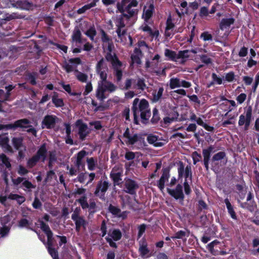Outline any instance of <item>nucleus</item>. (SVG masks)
<instances>
[{"label": "nucleus", "mask_w": 259, "mask_h": 259, "mask_svg": "<svg viewBox=\"0 0 259 259\" xmlns=\"http://www.w3.org/2000/svg\"><path fill=\"white\" fill-rule=\"evenodd\" d=\"M15 88V85H13L12 84H10L5 87L6 90H7V92L5 93V97L4 98L2 102H6L10 100V96H11V91L14 89Z\"/></svg>", "instance_id": "58836bf2"}, {"label": "nucleus", "mask_w": 259, "mask_h": 259, "mask_svg": "<svg viewBox=\"0 0 259 259\" xmlns=\"http://www.w3.org/2000/svg\"><path fill=\"white\" fill-rule=\"evenodd\" d=\"M175 26L174 23L172 22L171 17L169 15L166 20L165 30H169L174 28Z\"/></svg>", "instance_id": "6e6d98bb"}, {"label": "nucleus", "mask_w": 259, "mask_h": 259, "mask_svg": "<svg viewBox=\"0 0 259 259\" xmlns=\"http://www.w3.org/2000/svg\"><path fill=\"white\" fill-rule=\"evenodd\" d=\"M235 79V73L233 71H230L226 74L225 76V80L228 82H232Z\"/></svg>", "instance_id": "680f3d73"}, {"label": "nucleus", "mask_w": 259, "mask_h": 259, "mask_svg": "<svg viewBox=\"0 0 259 259\" xmlns=\"http://www.w3.org/2000/svg\"><path fill=\"white\" fill-rule=\"evenodd\" d=\"M125 11L129 15L131 18L133 17L135 14H137L138 13V10L135 9H132L131 7L128 8V6L125 7Z\"/></svg>", "instance_id": "338daca9"}, {"label": "nucleus", "mask_w": 259, "mask_h": 259, "mask_svg": "<svg viewBox=\"0 0 259 259\" xmlns=\"http://www.w3.org/2000/svg\"><path fill=\"white\" fill-rule=\"evenodd\" d=\"M138 239H140L143 234L145 233L146 229V225L142 224L138 226Z\"/></svg>", "instance_id": "864d4df0"}, {"label": "nucleus", "mask_w": 259, "mask_h": 259, "mask_svg": "<svg viewBox=\"0 0 259 259\" xmlns=\"http://www.w3.org/2000/svg\"><path fill=\"white\" fill-rule=\"evenodd\" d=\"M74 125L78 128V134L79 139L81 141H84L90 134V131H88V125L87 123H84L81 119H79L76 121Z\"/></svg>", "instance_id": "0eeeda50"}, {"label": "nucleus", "mask_w": 259, "mask_h": 259, "mask_svg": "<svg viewBox=\"0 0 259 259\" xmlns=\"http://www.w3.org/2000/svg\"><path fill=\"white\" fill-rule=\"evenodd\" d=\"M132 111L134 115V123L136 125L140 124L139 117L142 124H147L149 122L151 113L149 108V103L145 99L141 100L135 98L133 102Z\"/></svg>", "instance_id": "f03ea898"}, {"label": "nucleus", "mask_w": 259, "mask_h": 259, "mask_svg": "<svg viewBox=\"0 0 259 259\" xmlns=\"http://www.w3.org/2000/svg\"><path fill=\"white\" fill-rule=\"evenodd\" d=\"M154 12V6L153 4H150L148 7V9L146 10L144 9L143 17L145 21L148 22L151 17L153 16Z\"/></svg>", "instance_id": "393cba45"}, {"label": "nucleus", "mask_w": 259, "mask_h": 259, "mask_svg": "<svg viewBox=\"0 0 259 259\" xmlns=\"http://www.w3.org/2000/svg\"><path fill=\"white\" fill-rule=\"evenodd\" d=\"M209 14L208 8L206 7H202L200 8L199 15L201 18L207 17Z\"/></svg>", "instance_id": "e2e57ef3"}, {"label": "nucleus", "mask_w": 259, "mask_h": 259, "mask_svg": "<svg viewBox=\"0 0 259 259\" xmlns=\"http://www.w3.org/2000/svg\"><path fill=\"white\" fill-rule=\"evenodd\" d=\"M48 251L53 259H59L58 252L55 248H50Z\"/></svg>", "instance_id": "5fc2aeb1"}, {"label": "nucleus", "mask_w": 259, "mask_h": 259, "mask_svg": "<svg viewBox=\"0 0 259 259\" xmlns=\"http://www.w3.org/2000/svg\"><path fill=\"white\" fill-rule=\"evenodd\" d=\"M202 155L203 157V162L204 166L205 168V170L208 171L209 168V161L211 160L210 159L211 154L206 153V152L202 151Z\"/></svg>", "instance_id": "72a5a7b5"}, {"label": "nucleus", "mask_w": 259, "mask_h": 259, "mask_svg": "<svg viewBox=\"0 0 259 259\" xmlns=\"http://www.w3.org/2000/svg\"><path fill=\"white\" fill-rule=\"evenodd\" d=\"M73 221L75 222L76 232H80L81 227L85 229L88 222L84 219L83 217L78 218Z\"/></svg>", "instance_id": "4be33fe9"}, {"label": "nucleus", "mask_w": 259, "mask_h": 259, "mask_svg": "<svg viewBox=\"0 0 259 259\" xmlns=\"http://www.w3.org/2000/svg\"><path fill=\"white\" fill-rule=\"evenodd\" d=\"M109 187V184L108 181L100 180L98 182L96 186V190L94 192L95 195L99 197L101 199H104L105 193L108 189Z\"/></svg>", "instance_id": "6e6552de"}, {"label": "nucleus", "mask_w": 259, "mask_h": 259, "mask_svg": "<svg viewBox=\"0 0 259 259\" xmlns=\"http://www.w3.org/2000/svg\"><path fill=\"white\" fill-rule=\"evenodd\" d=\"M0 161H2L1 165H5L8 170H11L12 165L10 163V159L5 154H1L0 156Z\"/></svg>", "instance_id": "2f4dec72"}, {"label": "nucleus", "mask_w": 259, "mask_h": 259, "mask_svg": "<svg viewBox=\"0 0 259 259\" xmlns=\"http://www.w3.org/2000/svg\"><path fill=\"white\" fill-rule=\"evenodd\" d=\"M108 210L109 212L113 215H118L119 213L121 212L120 208L114 206L111 204L109 206Z\"/></svg>", "instance_id": "3c124183"}, {"label": "nucleus", "mask_w": 259, "mask_h": 259, "mask_svg": "<svg viewBox=\"0 0 259 259\" xmlns=\"http://www.w3.org/2000/svg\"><path fill=\"white\" fill-rule=\"evenodd\" d=\"M32 205L34 208L39 209L42 206V203L37 197H35Z\"/></svg>", "instance_id": "774afa93"}, {"label": "nucleus", "mask_w": 259, "mask_h": 259, "mask_svg": "<svg viewBox=\"0 0 259 259\" xmlns=\"http://www.w3.org/2000/svg\"><path fill=\"white\" fill-rule=\"evenodd\" d=\"M59 83L64 89V90L67 92L70 96H76L78 95L77 93L72 92L71 88L69 84H65L64 82H61Z\"/></svg>", "instance_id": "37998d69"}, {"label": "nucleus", "mask_w": 259, "mask_h": 259, "mask_svg": "<svg viewBox=\"0 0 259 259\" xmlns=\"http://www.w3.org/2000/svg\"><path fill=\"white\" fill-rule=\"evenodd\" d=\"M220 242L218 240H214L211 242L209 243L207 245V248L213 255H217V253L216 251L214 250V247L216 245L219 244Z\"/></svg>", "instance_id": "79ce46f5"}, {"label": "nucleus", "mask_w": 259, "mask_h": 259, "mask_svg": "<svg viewBox=\"0 0 259 259\" xmlns=\"http://www.w3.org/2000/svg\"><path fill=\"white\" fill-rule=\"evenodd\" d=\"M122 65H115L112 66L113 69L114 75L116 77L117 82L121 81L123 73L120 67Z\"/></svg>", "instance_id": "c85d7f7f"}, {"label": "nucleus", "mask_w": 259, "mask_h": 259, "mask_svg": "<svg viewBox=\"0 0 259 259\" xmlns=\"http://www.w3.org/2000/svg\"><path fill=\"white\" fill-rule=\"evenodd\" d=\"M85 35H87L90 38L93 40L94 37L97 34V31L94 26H92L85 32Z\"/></svg>", "instance_id": "c03bdc74"}, {"label": "nucleus", "mask_w": 259, "mask_h": 259, "mask_svg": "<svg viewBox=\"0 0 259 259\" xmlns=\"http://www.w3.org/2000/svg\"><path fill=\"white\" fill-rule=\"evenodd\" d=\"M189 234L190 231L188 229H186V231L180 230L175 233V236H171V238L172 239H183L185 237H189Z\"/></svg>", "instance_id": "c756f323"}, {"label": "nucleus", "mask_w": 259, "mask_h": 259, "mask_svg": "<svg viewBox=\"0 0 259 259\" xmlns=\"http://www.w3.org/2000/svg\"><path fill=\"white\" fill-rule=\"evenodd\" d=\"M88 154V152L84 150H82L77 153L75 165L78 168H79L80 167L82 168L84 167L85 163L82 160Z\"/></svg>", "instance_id": "a211bd4d"}, {"label": "nucleus", "mask_w": 259, "mask_h": 259, "mask_svg": "<svg viewBox=\"0 0 259 259\" xmlns=\"http://www.w3.org/2000/svg\"><path fill=\"white\" fill-rule=\"evenodd\" d=\"M164 89L163 87H160L158 89V92L156 91L152 93L153 99L152 102L156 103L162 97Z\"/></svg>", "instance_id": "c9c22d12"}, {"label": "nucleus", "mask_w": 259, "mask_h": 259, "mask_svg": "<svg viewBox=\"0 0 259 259\" xmlns=\"http://www.w3.org/2000/svg\"><path fill=\"white\" fill-rule=\"evenodd\" d=\"M100 32L101 34V40L103 42L109 43L112 41L111 39L103 29H101Z\"/></svg>", "instance_id": "de8ad7c7"}, {"label": "nucleus", "mask_w": 259, "mask_h": 259, "mask_svg": "<svg viewBox=\"0 0 259 259\" xmlns=\"http://www.w3.org/2000/svg\"><path fill=\"white\" fill-rule=\"evenodd\" d=\"M224 202L226 204L228 212L231 218L234 220H237V216L234 210V206L231 204L229 199L228 198L225 199Z\"/></svg>", "instance_id": "aec40b11"}, {"label": "nucleus", "mask_w": 259, "mask_h": 259, "mask_svg": "<svg viewBox=\"0 0 259 259\" xmlns=\"http://www.w3.org/2000/svg\"><path fill=\"white\" fill-rule=\"evenodd\" d=\"M189 52V51L188 50H185L184 51H180L178 52L177 58V59L188 58L189 57V55H188Z\"/></svg>", "instance_id": "8fccbe9b"}, {"label": "nucleus", "mask_w": 259, "mask_h": 259, "mask_svg": "<svg viewBox=\"0 0 259 259\" xmlns=\"http://www.w3.org/2000/svg\"><path fill=\"white\" fill-rule=\"evenodd\" d=\"M87 196L84 195L76 200L82 209L88 208L89 217H93L95 213L99 211L98 207L94 200H90L89 203L87 201Z\"/></svg>", "instance_id": "20e7f679"}, {"label": "nucleus", "mask_w": 259, "mask_h": 259, "mask_svg": "<svg viewBox=\"0 0 259 259\" xmlns=\"http://www.w3.org/2000/svg\"><path fill=\"white\" fill-rule=\"evenodd\" d=\"M57 119V117L54 115H46L42 121V128L46 127L48 129L54 128Z\"/></svg>", "instance_id": "f8f14e48"}, {"label": "nucleus", "mask_w": 259, "mask_h": 259, "mask_svg": "<svg viewBox=\"0 0 259 259\" xmlns=\"http://www.w3.org/2000/svg\"><path fill=\"white\" fill-rule=\"evenodd\" d=\"M32 224V222H29L26 219L22 218L18 221V226L20 228H26L27 229L37 233V230L36 229L30 227Z\"/></svg>", "instance_id": "a878e982"}, {"label": "nucleus", "mask_w": 259, "mask_h": 259, "mask_svg": "<svg viewBox=\"0 0 259 259\" xmlns=\"http://www.w3.org/2000/svg\"><path fill=\"white\" fill-rule=\"evenodd\" d=\"M47 154L46 144L44 143L39 147L36 153L28 160L27 162V166L30 168H32L40 159H42V161H44L46 159Z\"/></svg>", "instance_id": "39448f33"}, {"label": "nucleus", "mask_w": 259, "mask_h": 259, "mask_svg": "<svg viewBox=\"0 0 259 259\" xmlns=\"http://www.w3.org/2000/svg\"><path fill=\"white\" fill-rule=\"evenodd\" d=\"M139 140V136L137 134H134L133 136H130L128 139V143L131 145H134Z\"/></svg>", "instance_id": "69168bd1"}, {"label": "nucleus", "mask_w": 259, "mask_h": 259, "mask_svg": "<svg viewBox=\"0 0 259 259\" xmlns=\"http://www.w3.org/2000/svg\"><path fill=\"white\" fill-rule=\"evenodd\" d=\"M80 211L81 210L79 207H77L75 208L73 211V213L71 215V219L72 220H75V219L82 217L80 215Z\"/></svg>", "instance_id": "0e129e2a"}, {"label": "nucleus", "mask_w": 259, "mask_h": 259, "mask_svg": "<svg viewBox=\"0 0 259 259\" xmlns=\"http://www.w3.org/2000/svg\"><path fill=\"white\" fill-rule=\"evenodd\" d=\"M152 113L153 115L151 119L150 120V122L152 124H156L158 123L161 119L158 110L156 107H155L153 109Z\"/></svg>", "instance_id": "f704fd0d"}, {"label": "nucleus", "mask_w": 259, "mask_h": 259, "mask_svg": "<svg viewBox=\"0 0 259 259\" xmlns=\"http://www.w3.org/2000/svg\"><path fill=\"white\" fill-rule=\"evenodd\" d=\"M181 80L177 77L171 78L169 80V85L171 89H174L177 88L181 87Z\"/></svg>", "instance_id": "e433bc0d"}, {"label": "nucleus", "mask_w": 259, "mask_h": 259, "mask_svg": "<svg viewBox=\"0 0 259 259\" xmlns=\"http://www.w3.org/2000/svg\"><path fill=\"white\" fill-rule=\"evenodd\" d=\"M108 70V67L104 59L102 58L96 65V72L100 78V80L98 83L96 96L101 101H103L107 98L105 94L106 92L112 93L115 91L117 88L112 82L107 79Z\"/></svg>", "instance_id": "f257e3e1"}, {"label": "nucleus", "mask_w": 259, "mask_h": 259, "mask_svg": "<svg viewBox=\"0 0 259 259\" xmlns=\"http://www.w3.org/2000/svg\"><path fill=\"white\" fill-rule=\"evenodd\" d=\"M164 55L168 60L171 61H175L177 57L176 52L168 49H166L165 50Z\"/></svg>", "instance_id": "ea45409f"}, {"label": "nucleus", "mask_w": 259, "mask_h": 259, "mask_svg": "<svg viewBox=\"0 0 259 259\" xmlns=\"http://www.w3.org/2000/svg\"><path fill=\"white\" fill-rule=\"evenodd\" d=\"M105 59L107 61L111 62L112 66L122 65V62L118 59L115 53L112 54L110 52H107L105 55Z\"/></svg>", "instance_id": "6ab92c4d"}, {"label": "nucleus", "mask_w": 259, "mask_h": 259, "mask_svg": "<svg viewBox=\"0 0 259 259\" xmlns=\"http://www.w3.org/2000/svg\"><path fill=\"white\" fill-rule=\"evenodd\" d=\"M15 123L16 129L17 128H26L32 126L29 125L30 123V121L27 118L18 119L16 120Z\"/></svg>", "instance_id": "b1692460"}, {"label": "nucleus", "mask_w": 259, "mask_h": 259, "mask_svg": "<svg viewBox=\"0 0 259 259\" xmlns=\"http://www.w3.org/2000/svg\"><path fill=\"white\" fill-rule=\"evenodd\" d=\"M102 237H105V239L111 248H117L118 245L116 241L120 240L122 236V233L119 229H110L107 231L106 221L103 220L102 221L100 229Z\"/></svg>", "instance_id": "7ed1b4c3"}, {"label": "nucleus", "mask_w": 259, "mask_h": 259, "mask_svg": "<svg viewBox=\"0 0 259 259\" xmlns=\"http://www.w3.org/2000/svg\"><path fill=\"white\" fill-rule=\"evenodd\" d=\"M124 186L126 189L125 192L132 195L136 194V189L139 188L138 184L131 179H128L125 181Z\"/></svg>", "instance_id": "ddd939ff"}, {"label": "nucleus", "mask_w": 259, "mask_h": 259, "mask_svg": "<svg viewBox=\"0 0 259 259\" xmlns=\"http://www.w3.org/2000/svg\"><path fill=\"white\" fill-rule=\"evenodd\" d=\"M82 34L78 27H75L73 31L71 38L73 42L80 44L82 42L81 40Z\"/></svg>", "instance_id": "5701e85b"}, {"label": "nucleus", "mask_w": 259, "mask_h": 259, "mask_svg": "<svg viewBox=\"0 0 259 259\" xmlns=\"http://www.w3.org/2000/svg\"><path fill=\"white\" fill-rule=\"evenodd\" d=\"M23 139L22 137H13L12 139V143L14 148L17 150H19L22 147L24 150H26V146L23 144Z\"/></svg>", "instance_id": "412c9836"}, {"label": "nucleus", "mask_w": 259, "mask_h": 259, "mask_svg": "<svg viewBox=\"0 0 259 259\" xmlns=\"http://www.w3.org/2000/svg\"><path fill=\"white\" fill-rule=\"evenodd\" d=\"M170 177V168L169 167L162 169V174L160 179L157 182V186L161 191H162L165 187V183L168 182Z\"/></svg>", "instance_id": "9b49d317"}, {"label": "nucleus", "mask_w": 259, "mask_h": 259, "mask_svg": "<svg viewBox=\"0 0 259 259\" xmlns=\"http://www.w3.org/2000/svg\"><path fill=\"white\" fill-rule=\"evenodd\" d=\"M178 179H182L183 177L185 178V181L186 182L188 181V173L189 171V168H190V165H188L185 167L184 163L180 161L178 163Z\"/></svg>", "instance_id": "4468645a"}, {"label": "nucleus", "mask_w": 259, "mask_h": 259, "mask_svg": "<svg viewBox=\"0 0 259 259\" xmlns=\"http://www.w3.org/2000/svg\"><path fill=\"white\" fill-rule=\"evenodd\" d=\"M252 119V108L249 106L245 108V112L240 115L238 120V125H244V130L247 131Z\"/></svg>", "instance_id": "423d86ee"}, {"label": "nucleus", "mask_w": 259, "mask_h": 259, "mask_svg": "<svg viewBox=\"0 0 259 259\" xmlns=\"http://www.w3.org/2000/svg\"><path fill=\"white\" fill-rule=\"evenodd\" d=\"M208 206L205 202L202 199H200L198 201L197 210L201 212L203 209H207Z\"/></svg>", "instance_id": "a18cd8bd"}, {"label": "nucleus", "mask_w": 259, "mask_h": 259, "mask_svg": "<svg viewBox=\"0 0 259 259\" xmlns=\"http://www.w3.org/2000/svg\"><path fill=\"white\" fill-rule=\"evenodd\" d=\"M37 73L35 72L29 73L27 74V80H29L30 83L31 85H35L36 84L37 82L36 79L37 77Z\"/></svg>", "instance_id": "a19ab883"}, {"label": "nucleus", "mask_w": 259, "mask_h": 259, "mask_svg": "<svg viewBox=\"0 0 259 259\" xmlns=\"http://www.w3.org/2000/svg\"><path fill=\"white\" fill-rule=\"evenodd\" d=\"M32 4L28 0H19L16 2L15 6L23 9H28L31 7Z\"/></svg>", "instance_id": "473e14b6"}, {"label": "nucleus", "mask_w": 259, "mask_h": 259, "mask_svg": "<svg viewBox=\"0 0 259 259\" xmlns=\"http://www.w3.org/2000/svg\"><path fill=\"white\" fill-rule=\"evenodd\" d=\"M211 78L214 83L217 84H222L223 83L222 78L219 77L215 73H212L211 74Z\"/></svg>", "instance_id": "052dcab7"}, {"label": "nucleus", "mask_w": 259, "mask_h": 259, "mask_svg": "<svg viewBox=\"0 0 259 259\" xmlns=\"http://www.w3.org/2000/svg\"><path fill=\"white\" fill-rule=\"evenodd\" d=\"M226 157V153L224 151H220L215 154H214L211 159V169L213 171H215V166L218 164L216 161H218L224 159Z\"/></svg>", "instance_id": "dca6fc26"}, {"label": "nucleus", "mask_w": 259, "mask_h": 259, "mask_svg": "<svg viewBox=\"0 0 259 259\" xmlns=\"http://www.w3.org/2000/svg\"><path fill=\"white\" fill-rule=\"evenodd\" d=\"M75 71L78 72V74L76 76L77 79L82 82H85L88 79V75L85 73L78 72L77 70H76Z\"/></svg>", "instance_id": "09e8293b"}, {"label": "nucleus", "mask_w": 259, "mask_h": 259, "mask_svg": "<svg viewBox=\"0 0 259 259\" xmlns=\"http://www.w3.org/2000/svg\"><path fill=\"white\" fill-rule=\"evenodd\" d=\"M139 252L142 257H145L146 255L149 253L150 250L148 248V246H147L145 247H139Z\"/></svg>", "instance_id": "603ef678"}, {"label": "nucleus", "mask_w": 259, "mask_h": 259, "mask_svg": "<svg viewBox=\"0 0 259 259\" xmlns=\"http://www.w3.org/2000/svg\"><path fill=\"white\" fill-rule=\"evenodd\" d=\"M235 19L233 18H223L220 23V28L223 30L224 28L229 27L234 23Z\"/></svg>", "instance_id": "7c9ffc66"}, {"label": "nucleus", "mask_w": 259, "mask_h": 259, "mask_svg": "<svg viewBox=\"0 0 259 259\" xmlns=\"http://www.w3.org/2000/svg\"><path fill=\"white\" fill-rule=\"evenodd\" d=\"M254 196L252 193L249 192L247 194L246 202L240 203V207L244 209H246L251 212H253L257 208V205L254 199Z\"/></svg>", "instance_id": "1a4fd4ad"}, {"label": "nucleus", "mask_w": 259, "mask_h": 259, "mask_svg": "<svg viewBox=\"0 0 259 259\" xmlns=\"http://www.w3.org/2000/svg\"><path fill=\"white\" fill-rule=\"evenodd\" d=\"M88 168L90 170H94L97 164V160L94 157L87 158Z\"/></svg>", "instance_id": "4c0bfd02"}, {"label": "nucleus", "mask_w": 259, "mask_h": 259, "mask_svg": "<svg viewBox=\"0 0 259 259\" xmlns=\"http://www.w3.org/2000/svg\"><path fill=\"white\" fill-rule=\"evenodd\" d=\"M200 59L201 61L205 64H209L212 63L211 59L208 57L206 55H200Z\"/></svg>", "instance_id": "bf43d9fd"}, {"label": "nucleus", "mask_w": 259, "mask_h": 259, "mask_svg": "<svg viewBox=\"0 0 259 259\" xmlns=\"http://www.w3.org/2000/svg\"><path fill=\"white\" fill-rule=\"evenodd\" d=\"M134 52L135 55H132L131 57L132 62L130 66H132L134 63L138 65L141 64V57L143 56L142 51L139 48H135Z\"/></svg>", "instance_id": "f3484780"}, {"label": "nucleus", "mask_w": 259, "mask_h": 259, "mask_svg": "<svg viewBox=\"0 0 259 259\" xmlns=\"http://www.w3.org/2000/svg\"><path fill=\"white\" fill-rule=\"evenodd\" d=\"M192 158L193 159V164L195 165L197 162L201 161L202 156L197 151H194L192 153Z\"/></svg>", "instance_id": "49530a36"}, {"label": "nucleus", "mask_w": 259, "mask_h": 259, "mask_svg": "<svg viewBox=\"0 0 259 259\" xmlns=\"http://www.w3.org/2000/svg\"><path fill=\"white\" fill-rule=\"evenodd\" d=\"M200 38L204 41H209L212 39V35L208 31H204L201 34Z\"/></svg>", "instance_id": "4d7b16f0"}, {"label": "nucleus", "mask_w": 259, "mask_h": 259, "mask_svg": "<svg viewBox=\"0 0 259 259\" xmlns=\"http://www.w3.org/2000/svg\"><path fill=\"white\" fill-rule=\"evenodd\" d=\"M146 84L145 83V80L143 78H139L137 83V87L138 89H140L142 91H144L146 88Z\"/></svg>", "instance_id": "13d9d810"}, {"label": "nucleus", "mask_w": 259, "mask_h": 259, "mask_svg": "<svg viewBox=\"0 0 259 259\" xmlns=\"http://www.w3.org/2000/svg\"><path fill=\"white\" fill-rule=\"evenodd\" d=\"M58 94L54 92L52 96V102L57 108L62 107L64 105L63 100L62 98H58Z\"/></svg>", "instance_id": "cd10ccee"}, {"label": "nucleus", "mask_w": 259, "mask_h": 259, "mask_svg": "<svg viewBox=\"0 0 259 259\" xmlns=\"http://www.w3.org/2000/svg\"><path fill=\"white\" fill-rule=\"evenodd\" d=\"M38 222L40 225L41 230L46 234L47 236V241H53V233L49 226L45 223L42 220H38Z\"/></svg>", "instance_id": "2eb2a0df"}, {"label": "nucleus", "mask_w": 259, "mask_h": 259, "mask_svg": "<svg viewBox=\"0 0 259 259\" xmlns=\"http://www.w3.org/2000/svg\"><path fill=\"white\" fill-rule=\"evenodd\" d=\"M167 192L176 200H179L183 201L185 198V195L183 191V186L178 184L175 189H171L167 188Z\"/></svg>", "instance_id": "9d476101"}, {"label": "nucleus", "mask_w": 259, "mask_h": 259, "mask_svg": "<svg viewBox=\"0 0 259 259\" xmlns=\"http://www.w3.org/2000/svg\"><path fill=\"white\" fill-rule=\"evenodd\" d=\"M122 172H111L110 174V177L112 179L114 185H119L121 183V177H122Z\"/></svg>", "instance_id": "bb28decb"}]
</instances>
